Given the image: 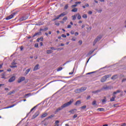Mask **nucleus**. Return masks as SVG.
Instances as JSON below:
<instances>
[{"label": "nucleus", "instance_id": "f257e3e1", "mask_svg": "<svg viewBox=\"0 0 126 126\" xmlns=\"http://www.w3.org/2000/svg\"><path fill=\"white\" fill-rule=\"evenodd\" d=\"M73 103V99H71L68 102L65 103L64 104H63L62 106H61L60 107H59L57 108L55 111V113L57 114V113H59L60 111H62L63 109L64 108H66V107H68V106H70L71 104Z\"/></svg>", "mask_w": 126, "mask_h": 126}, {"label": "nucleus", "instance_id": "f03ea898", "mask_svg": "<svg viewBox=\"0 0 126 126\" xmlns=\"http://www.w3.org/2000/svg\"><path fill=\"white\" fill-rule=\"evenodd\" d=\"M102 37L103 35L102 34H100L97 36L94 40L93 46H95V45H96V44L97 43V42H99V41H100V40H101Z\"/></svg>", "mask_w": 126, "mask_h": 126}, {"label": "nucleus", "instance_id": "7ed1b4c3", "mask_svg": "<svg viewBox=\"0 0 126 126\" xmlns=\"http://www.w3.org/2000/svg\"><path fill=\"white\" fill-rule=\"evenodd\" d=\"M112 76V74L106 75L102 77L100 79V82L102 83H104L107 80V78H109Z\"/></svg>", "mask_w": 126, "mask_h": 126}, {"label": "nucleus", "instance_id": "20e7f679", "mask_svg": "<svg viewBox=\"0 0 126 126\" xmlns=\"http://www.w3.org/2000/svg\"><path fill=\"white\" fill-rule=\"evenodd\" d=\"M28 17H29L28 15H25L22 17L21 18H20L19 20L20 21H23L24 20H26V19H28Z\"/></svg>", "mask_w": 126, "mask_h": 126}, {"label": "nucleus", "instance_id": "39448f33", "mask_svg": "<svg viewBox=\"0 0 126 126\" xmlns=\"http://www.w3.org/2000/svg\"><path fill=\"white\" fill-rule=\"evenodd\" d=\"M15 14H16V12L13 13L12 14H11V15H9V16H8L6 18V20H9V19H11V18H13V16H14V15H15Z\"/></svg>", "mask_w": 126, "mask_h": 126}, {"label": "nucleus", "instance_id": "423d86ee", "mask_svg": "<svg viewBox=\"0 0 126 126\" xmlns=\"http://www.w3.org/2000/svg\"><path fill=\"white\" fill-rule=\"evenodd\" d=\"M40 115V112L39 111H37L32 117V119L33 120V119H35L37 117Z\"/></svg>", "mask_w": 126, "mask_h": 126}, {"label": "nucleus", "instance_id": "0eeeda50", "mask_svg": "<svg viewBox=\"0 0 126 126\" xmlns=\"http://www.w3.org/2000/svg\"><path fill=\"white\" fill-rule=\"evenodd\" d=\"M25 80V77H21L18 80V83H20L22 82V81H24Z\"/></svg>", "mask_w": 126, "mask_h": 126}, {"label": "nucleus", "instance_id": "6e6552de", "mask_svg": "<svg viewBox=\"0 0 126 126\" xmlns=\"http://www.w3.org/2000/svg\"><path fill=\"white\" fill-rule=\"evenodd\" d=\"M14 80H15V76H13L8 80V82H13Z\"/></svg>", "mask_w": 126, "mask_h": 126}, {"label": "nucleus", "instance_id": "1a4fd4ad", "mask_svg": "<svg viewBox=\"0 0 126 126\" xmlns=\"http://www.w3.org/2000/svg\"><path fill=\"white\" fill-rule=\"evenodd\" d=\"M86 89H87V88L86 87H82L80 88L81 93H82V92H84V91H85Z\"/></svg>", "mask_w": 126, "mask_h": 126}, {"label": "nucleus", "instance_id": "9d476101", "mask_svg": "<svg viewBox=\"0 0 126 126\" xmlns=\"http://www.w3.org/2000/svg\"><path fill=\"white\" fill-rule=\"evenodd\" d=\"M17 63L14 62V61L11 64L12 65L10 66V67H11V68H13L14 67H17V65H14L15 64H16Z\"/></svg>", "mask_w": 126, "mask_h": 126}, {"label": "nucleus", "instance_id": "9b49d317", "mask_svg": "<svg viewBox=\"0 0 126 126\" xmlns=\"http://www.w3.org/2000/svg\"><path fill=\"white\" fill-rule=\"evenodd\" d=\"M102 91V90L100 89V90H97L96 91H94L92 92V93L93 94H97V93H100V92H101Z\"/></svg>", "mask_w": 126, "mask_h": 126}, {"label": "nucleus", "instance_id": "f8f14e48", "mask_svg": "<svg viewBox=\"0 0 126 126\" xmlns=\"http://www.w3.org/2000/svg\"><path fill=\"white\" fill-rule=\"evenodd\" d=\"M41 34H42V32H36L32 36V38H34V37H35V36H40V35H41Z\"/></svg>", "mask_w": 126, "mask_h": 126}, {"label": "nucleus", "instance_id": "ddd939ff", "mask_svg": "<svg viewBox=\"0 0 126 126\" xmlns=\"http://www.w3.org/2000/svg\"><path fill=\"white\" fill-rule=\"evenodd\" d=\"M118 77H119V76H118V75H114L112 76L111 79L112 80H115V79H118Z\"/></svg>", "mask_w": 126, "mask_h": 126}, {"label": "nucleus", "instance_id": "4468645a", "mask_svg": "<svg viewBox=\"0 0 126 126\" xmlns=\"http://www.w3.org/2000/svg\"><path fill=\"white\" fill-rule=\"evenodd\" d=\"M76 111H77L76 109H72L69 111V113H70L71 114H75Z\"/></svg>", "mask_w": 126, "mask_h": 126}, {"label": "nucleus", "instance_id": "2eb2a0df", "mask_svg": "<svg viewBox=\"0 0 126 126\" xmlns=\"http://www.w3.org/2000/svg\"><path fill=\"white\" fill-rule=\"evenodd\" d=\"M65 15H66V13L65 12H63L60 15H58V17L60 18V17H63Z\"/></svg>", "mask_w": 126, "mask_h": 126}, {"label": "nucleus", "instance_id": "dca6fc26", "mask_svg": "<svg viewBox=\"0 0 126 126\" xmlns=\"http://www.w3.org/2000/svg\"><path fill=\"white\" fill-rule=\"evenodd\" d=\"M37 69H39V65L38 64H36L34 67L33 68V71H36V70H37Z\"/></svg>", "mask_w": 126, "mask_h": 126}, {"label": "nucleus", "instance_id": "f3484780", "mask_svg": "<svg viewBox=\"0 0 126 126\" xmlns=\"http://www.w3.org/2000/svg\"><path fill=\"white\" fill-rule=\"evenodd\" d=\"M48 116V113L45 112L41 116V118H45V117H47Z\"/></svg>", "mask_w": 126, "mask_h": 126}, {"label": "nucleus", "instance_id": "a211bd4d", "mask_svg": "<svg viewBox=\"0 0 126 126\" xmlns=\"http://www.w3.org/2000/svg\"><path fill=\"white\" fill-rule=\"evenodd\" d=\"M115 99H116V95L113 94L112 97L110 99V101L113 102L115 101Z\"/></svg>", "mask_w": 126, "mask_h": 126}, {"label": "nucleus", "instance_id": "6ab92c4d", "mask_svg": "<svg viewBox=\"0 0 126 126\" xmlns=\"http://www.w3.org/2000/svg\"><path fill=\"white\" fill-rule=\"evenodd\" d=\"M30 70H31V68H30L29 69H27L26 70V72H25V74L26 75H27V74H28V73H29V72H30Z\"/></svg>", "mask_w": 126, "mask_h": 126}, {"label": "nucleus", "instance_id": "aec40b11", "mask_svg": "<svg viewBox=\"0 0 126 126\" xmlns=\"http://www.w3.org/2000/svg\"><path fill=\"white\" fill-rule=\"evenodd\" d=\"M109 87L106 86L102 87V88L101 89V91L103 90V89H104V90H108L109 89Z\"/></svg>", "mask_w": 126, "mask_h": 126}, {"label": "nucleus", "instance_id": "412c9836", "mask_svg": "<svg viewBox=\"0 0 126 126\" xmlns=\"http://www.w3.org/2000/svg\"><path fill=\"white\" fill-rule=\"evenodd\" d=\"M81 104V101L77 100L75 103V106H77V105H80Z\"/></svg>", "mask_w": 126, "mask_h": 126}, {"label": "nucleus", "instance_id": "4be33fe9", "mask_svg": "<svg viewBox=\"0 0 126 126\" xmlns=\"http://www.w3.org/2000/svg\"><path fill=\"white\" fill-rule=\"evenodd\" d=\"M74 92L75 93H81L80 89H76L75 90Z\"/></svg>", "mask_w": 126, "mask_h": 126}, {"label": "nucleus", "instance_id": "5701e85b", "mask_svg": "<svg viewBox=\"0 0 126 126\" xmlns=\"http://www.w3.org/2000/svg\"><path fill=\"white\" fill-rule=\"evenodd\" d=\"M47 30H49V28H45L44 29H40V31H47Z\"/></svg>", "mask_w": 126, "mask_h": 126}, {"label": "nucleus", "instance_id": "b1692460", "mask_svg": "<svg viewBox=\"0 0 126 126\" xmlns=\"http://www.w3.org/2000/svg\"><path fill=\"white\" fill-rule=\"evenodd\" d=\"M77 10H78L77 8H74L71 10V11L72 12H77Z\"/></svg>", "mask_w": 126, "mask_h": 126}, {"label": "nucleus", "instance_id": "393cba45", "mask_svg": "<svg viewBox=\"0 0 126 126\" xmlns=\"http://www.w3.org/2000/svg\"><path fill=\"white\" fill-rule=\"evenodd\" d=\"M77 16V15H74V16H72V20H75L76 19V17Z\"/></svg>", "mask_w": 126, "mask_h": 126}, {"label": "nucleus", "instance_id": "a878e982", "mask_svg": "<svg viewBox=\"0 0 126 126\" xmlns=\"http://www.w3.org/2000/svg\"><path fill=\"white\" fill-rule=\"evenodd\" d=\"M15 105H16V104H13L11 106L5 107V109H9V108H12L13 107H14V106H15Z\"/></svg>", "mask_w": 126, "mask_h": 126}, {"label": "nucleus", "instance_id": "bb28decb", "mask_svg": "<svg viewBox=\"0 0 126 126\" xmlns=\"http://www.w3.org/2000/svg\"><path fill=\"white\" fill-rule=\"evenodd\" d=\"M96 103H97V102L96 101V100H94L93 102H92V105L93 106H96V105H97L96 104Z\"/></svg>", "mask_w": 126, "mask_h": 126}, {"label": "nucleus", "instance_id": "cd10ccee", "mask_svg": "<svg viewBox=\"0 0 126 126\" xmlns=\"http://www.w3.org/2000/svg\"><path fill=\"white\" fill-rule=\"evenodd\" d=\"M95 49H94L93 51H90V52L89 53L88 55H92V54H93V53H94V51H95Z\"/></svg>", "mask_w": 126, "mask_h": 126}, {"label": "nucleus", "instance_id": "c85d7f7f", "mask_svg": "<svg viewBox=\"0 0 126 126\" xmlns=\"http://www.w3.org/2000/svg\"><path fill=\"white\" fill-rule=\"evenodd\" d=\"M1 78L3 79V78H5V77H4V76L5 75V73H3L1 74Z\"/></svg>", "mask_w": 126, "mask_h": 126}, {"label": "nucleus", "instance_id": "c756f323", "mask_svg": "<svg viewBox=\"0 0 126 126\" xmlns=\"http://www.w3.org/2000/svg\"><path fill=\"white\" fill-rule=\"evenodd\" d=\"M104 108H98L97 111H99L100 112L104 111Z\"/></svg>", "mask_w": 126, "mask_h": 126}, {"label": "nucleus", "instance_id": "7c9ffc66", "mask_svg": "<svg viewBox=\"0 0 126 126\" xmlns=\"http://www.w3.org/2000/svg\"><path fill=\"white\" fill-rule=\"evenodd\" d=\"M81 109H82L83 110H85L86 109V105H84L80 107Z\"/></svg>", "mask_w": 126, "mask_h": 126}, {"label": "nucleus", "instance_id": "2f4dec72", "mask_svg": "<svg viewBox=\"0 0 126 126\" xmlns=\"http://www.w3.org/2000/svg\"><path fill=\"white\" fill-rule=\"evenodd\" d=\"M77 6V4H75L71 6V8H74V7H76Z\"/></svg>", "mask_w": 126, "mask_h": 126}, {"label": "nucleus", "instance_id": "473e14b6", "mask_svg": "<svg viewBox=\"0 0 126 126\" xmlns=\"http://www.w3.org/2000/svg\"><path fill=\"white\" fill-rule=\"evenodd\" d=\"M59 19H60V18L59 17V16H58L56 18L53 19L52 20V21H55V20H57Z\"/></svg>", "mask_w": 126, "mask_h": 126}, {"label": "nucleus", "instance_id": "72a5a7b5", "mask_svg": "<svg viewBox=\"0 0 126 126\" xmlns=\"http://www.w3.org/2000/svg\"><path fill=\"white\" fill-rule=\"evenodd\" d=\"M29 96H31V93H29L25 94V97H29Z\"/></svg>", "mask_w": 126, "mask_h": 126}, {"label": "nucleus", "instance_id": "f704fd0d", "mask_svg": "<svg viewBox=\"0 0 126 126\" xmlns=\"http://www.w3.org/2000/svg\"><path fill=\"white\" fill-rule=\"evenodd\" d=\"M47 54H52V50H47Z\"/></svg>", "mask_w": 126, "mask_h": 126}, {"label": "nucleus", "instance_id": "c9c22d12", "mask_svg": "<svg viewBox=\"0 0 126 126\" xmlns=\"http://www.w3.org/2000/svg\"><path fill=\"white\" fill-rule=\"evenodd\" d=\"M63 21H66V20H67V17L65 16L64 17L63 19Z\"/></svg>", "mask_w": 126, "mask_h": 126}, {"label": "nucleus", "instance_id": "e433bc0d", "mask_svg": "<svg viewBox=\"0 0 126 126\" xmlns=\"http://www.w3.org/2000/svg\"><path fill=\"white\" fill-rule=\"evenodd\" d=\"M83 18H85V19H86V18H87V15L86 14H84L82 16Z\"/></svg>", "mask_w": 126, "mask_h": 126}, {"label": "nucleus", "instance_id": "4c0bfd02", "mask_svg": "<svg viewBox=\"0 0 126 126\" xmlns=\"http://www.w3.org/2000/svg\"><path fill=\"white\" fill-rule=\"evenodd\" d=\"M77 19H78V20H80V19H81V16H80V15L78 14Z\"/></svg>", "mask_w": 126, "mask_h": 126}, {"label": "nucleus", "instance_id": "58836bf2", "mask_svg": "<svg viewBox=\"0 0 126 126\" xmlns=\"http://www.w3.org/2000/svg\"><path fill=\"white\" fill-rule=\"evenodd\" d=\"M64 9H67V8H68V4H66L64 6Z\"/></svg>", "mask_w": 126, "mask_h": 126}, {"label": "nucleus", "instance_id": "ea45409f", "mask_svg": "<svg viewBox=\"0 0 126 126\" xmlns=\"http://www.w3.org/2000/svg\"><path fill=\"white\" fill-rule=\"evenodd\" d=\"M36 107H37V106H35L33 107L31 110L30 113H31V112H32V111H33L34 109L36 108Z\"/></svg>", "mask_w": 126, "mask_h": 126}, {"label": "nucleus", "instance_id": "a19ab883", "mask_svg": "<svg viewBox=\"0 0 126 126\" xmlns=\"http://www.w3.org/2000/svg\"><path fill=\"white\" fill-rule=\"evenodd\" d=\"M62 69H63V67H61L58 68L57 69V71H61V70H62Z\"/></svg>", "mask_w": 126, "mask_h": 126}, {"label": "nucleus", "instance_id": "79ce46f5", "mask_svg": "<svg viewBox=\"0 0 126 126\" xmlns=\"http://www.w3.org/2000/svg\"><path fill=\"white\" fill-rule=\"evenodd\" d=\"M54 115H52L50 116H49L48 117V119H52V118H54Z\"/></svg>", "mask_w": 126, "mask_h": 126}, {"label": "nucleus", "instance_id": "37998d69", "mask_svg": "<svg viewBox=\"0 0 126 126\" xmlns=\"http://www.w3.org/2000/svg\"><path fill=\"white\" fill-rule=\"evenodd\" d=\"M75 3L77 5V4L81 3V1H77V2H75Z\"/></svg>", "mask_w": 126, "mask_h": 126}, {"label": "nucleus", "instance_id": "c03bdc74", "mask_svg": "<svg viewBox=\"0 0 126 126\" xmlns=\"http://www.w3.org/2000/svg\"><path fill=\"white\" fill-rule=\"evenodd\" d=\"M76 118H77V114H75L73 117V119H75Z\"/></svg>", "mask_w": 126, "mask_h": 126}, {"label": "nucleus", "instance_id": "a18cd8bd", "mask_svg": "<svg viewBox=\"0 0 126 126\" xmlns=\"http://www.w3.org/2000/svg\"><path fill=\"white\" fill-rule=\"evenodd\" d=\"M121 92H122V91H121V90H118L117 91L116 93H121Z\"/></svg>", "mask_w": 126, "mask_h": 126}, {"label": "nucleus", "instance_id": "49530a36", "mask_svg": "<svg viewBox=\"0 0 126 126\" xmlns=\"http://www.w3.org/2000/svg\"><path fill=\"white\" fill-rule=\"evenodd\" d=\"M62 37H63V38H66V35L65 34H62Z\"/></svg>", "mask_w": 126, "mask_h": 126}, {"label": "nucleus", "instance_id": "de8ad7c7", "mask_svg": "<svg viewBox=\"0 0 126 126\" xmlns=\"http://www.w3.org/2000/svg\"><path fill=\"white\" fill-rule=\"evenodd\" d=\"M95 72V71L94 72H89L87 73V75H89V74H92V73H94Z\"/></svg>", "mask_w": 126, "mask_h": 126}, {"label": "nucleus", "instance_id": "09e8293b", "mask_svg": "<svg viewBox=\"0 0 126 126\" xmlns=\"http://www.w3.org/2000/svg\"><path fill=\"white\" fill-rule=\"evenodd\" d=\"M125 81H126V78L123 79V80L122 81V83L125 82Z\"/></svg>", "mask_w": 126, "mask_h": 126}, {"label": "nucleus", "instance_id": "8fccbe9b", "mask_svg": "<svg viewBox=\"0 0 126 126\" xmlns=\"http://www.w3.org/2000/svg\"><path fill=\"white\" fill-rule=\"evenodd\" d=\"M78 43L80 45H82V41L81 40H79Z\"/></svg>", "mask_w": 126, "mask_h": 126}, {"label": "nucleus", "instance_id": "3c124183", "mask_svg": "<svg viewBox=\"0 0 126 126\" xmlns=\"http://www.w3.org/2000/svg\"><path fill=\"white\" fill-rule=\"evenodd\" d=\"M36 25H43V24L42 23V22H39Z\"/></svg>", "mask_w": 126, "mask_h": 126}, {"label": "nucleus", "instance_id": "603ef678", "mask_svg": "<svg viewBox=\"0 0 126 126\" xmlns=\"http://www.w3.org/2000/svg\"><path fill=\"white\" fill-rule=\"evenodd\" d=\"M91 98V96L90 95H88V97H87V100H89Z\"/></svg>", "mask_w": 126, "mask_h": 126}, {"label": "nucleus", "instance_id": "864d4df0", "mask_svg": "<svg viewBox=\"0 0 126 126\" xmlns=\"http://www.w3.org/2000/svg\"><path fill=\"white\" fill-rule=\"evenodd\" d=\"M67 28H68V29L71 28V25H68L67 26Z\"/></svg>", "mask_w": 126, "mask_h": 126}, {"label": "nucleus", "instance_id": "5fc2aeb1", "mask_svg": "<svg viewBox=\"0 0 126 126\" xmlns=\"http://www.w3.org/2000/svg\"><path fill=\"white\" fill-rule=\"evenodd\" d=\"M72 41H76V38H74V37H73L72 39H71Z\"/></svg>", "mask_w": 126, "mask_h": 126}, {"label": "nucleus", "instance_id": "6e6d98bb", "mask_svg": "<svg viewBox=\"0 0 126 126\" xmlns=\"http://www.w3.org/2000/svg\"><path fill=\"white\" fill-rule=\"evenodd\" d=\"M63 48H58L57 49V51H62V50H63Z\"/></svg>", "mask_w": 126, "mask_h": 126}, {"label": "nucleus", "instance_id": "4d7b16f0", "mask_svg": "<svg viewBox=\"0 0 126 126\" xmlns=\"http://www.w3.org/2000/svg\"><path fill=\"white\" fill-rule=\"evenodd\" d=\"M38 43H36V44H35V45H34V47H35V48H38Z\"/></svg>", "mask_w": 126, "mask_h": 126}, {"label": "nucleus", "instance_id": "13d9d810", "mask_svg": "<svg viewBox=\"0 0 126 126\" xmlns=\"http://www.w3.org/2000/svg\"><path fill=\"white\" fill-rule=\"evenodd\" d=\"M13 93H14V92H10L9 93V95H11V94H12Z\"/></svg>", "mask_w": 126, "mask_h": 126}, {"label": "nucleus", "instance_id": "bf43d9fd", "mask_svg": "<svg viewBox=\"0 0 126 126\" xmlns=\"http://www.w3.org/2000/svg\"><path fill=\"white\" fill-rule=\"evenodd\" d=\"M55 25H56V26H60V23H56L55 24Z\"/></svg>", "mask_w": 126, "mask_h": 126}, {"label": "nucleus", "instance_id": "052dcab7", "mask_svg": "<svg viewBox=\"0 0 126 126\" xmlns=\"http://www.w3.org/2000/svg\"><path fill=\"white\" fill-rule=\"evenodd\" d=\"M70 33L72 34V35H73V34H74V32L73 31H71Z\"/></svg>", "mask_w": 126, "mask_h": 126}, {"label": "nucleus", "instance_id": "680f3d73", "mask_svg": "<svg viewBox=\"0 0 126 126\" xmlns=\"http://www.w3.org/2000/svg\"><path fill=\"white\" fill-rule=\"evenodd\" d=\"M92 13H93V12H92V11H89L88 12V14H92Z\"/></svg>", "mask_w": 126, "mask_h": 126}, {"label": "nucleus", "instance_id": "e2e57ef3", "mask_svg": "<svg viewBox=\"0 0 126 126\" xmlns=\"http://www.w3.org/2000/svg\"><path fill=\"white\" fill-rule=\"evenodd\" d=\"M78 34H79V33H78V32H76L75 33V36H78Z\"/></svg>", "mask_w": 126, "mask_h": 126}, {"label": "nucleus", "instance_id": "0e129e2a", "mask_svg": "<svg viewBox=\"0 0 126 126\" xmlns=\"http://www.w3.org/2000/svg\"><path fill=\"white\" fill-rule=\"evenodd\" d=\"M69 62H70V61H67V62H66L63 64V65H65V64H66V63H69Z\"/></svg>", "mask_w": 126, "mask_h": 126}, {"label": "nucleus", "instance_id": "69168bd1", "mask_svg": "<svg viewBox=\"0 0 126 126\" xmlns=\"http://www.w3.org/2000/svg\"><path fill=\"white\" fill-rule=\"evenodd\" d=\"M102 103H105V102H106V99H102Z\"/></svg>", "mask_w": 126, "mask_h": 126}, {"label": "nucleus", "instance_id": "338daca9", "mask_svg": "<svg viewBox=\"0 0 126 126\" xmlns=\"http://www.w3.org/2000/svg\"><path fill=\"white\" fill-rule=\"evenodd\" d=\"M3 64H2V63L0 64V69L1 68H2Z\"/></svg>", "mask_w": 126, "mask_h": 126}, {"label": "nucleus", "instance_id": "774afa93", "mask_svg": "<svg viewBox=\"0 0 126 126\" xmlns=\"http://www.w3.org/2000/svg\"><path fill=\"white\" fill-rule=\"evenodd\" d=\"M40 41H43V37H41L40 38H39Z\"/></svg>", "mask_w": 126, "mask_h": 126}]
</instances>
